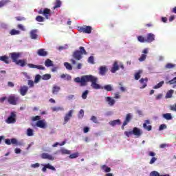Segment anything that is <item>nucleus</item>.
I'll use <instances>...</instances> for the list:
<instances>
[{"label":"nucleus","instance_id":"f257e3e1","mask_svg":"<svg viewBox=\"0 0 176 176\" xmlns=\"http://www.w3.org/2000/svg\"><path fill=\"white\" fill-rule=\"evenodd\" d=\"M74 82H76V83H80V86H86L87 82H91V87L96 90H98V89H104V90H107V91H112V90H113V88L111 85H107L102 87L100 85V84H97L98 78L93 75L82 76L81 78L77 77L74 78Z\"/></svg>","mask_w":176,"mask_h":176},{"label":"nucleus","instance_id":"f03ea898","mask_svg":"<svg viewBox=\"0 0 176 176\" xmlns=\"http://www.w3.org/2000/svg\"><path fill=\"white\" fill-rule=\"evenodd\" d=\"M83 54H87V52L83 47H80L79 50H76L74 52L72 56L75 58V60H78L79 61L80 60H82V58H83Z\"/></svg>","mask_w":176,"mask_h":176},{"label":"nucleus","instance_id":"7ed1b4c3","mask_svg":"<svg viewBox=\"0 0 176 176\" xmlns=\"http://www.w3.org/2000/svg\"><path fill=\"white\" fill-rule=\"evenodd\" d=\"M38 14H43L45 19H49L52 16V10L48 8H41L38 11Z\"/></svg>","mask_w":176,"mask_h":176},{"label":"nucleus","instance_id":"20e7f679","mask_svg":"<svg viewBox=\"0 0 176 176\" xmlns=\"http://www.w3.org/2000/svg\"><path fill=\"white\" fill-rule=\"evenodd\" d=\"M19 100V97L14 94L10 95L8 98V102L9 104H11V105H16Z\"/></svg>","mask_w":176,"mask_h":176},{"label":"nucleus","instance_id":"39448f33","mask_svg":"<svg viewBox=\"0 0 176 176\" xmlns=\"http://www.w3.org/2000/svg\"><path fill=\"white\" fill-rule=\"evenodd\" d=\"M91 26H82L78 28V31L80 32H84V34H91Z\"/></svg>","mask_w":176,"mask_h":176},{"label":"nucleus","instance_id":"423d86ee","mask_svg":"<svg viewBox=\"0 0 176 176\" xmlns=\"http://www.w3.org/2000/svg\"><path fill=\"white\" fill-rule=\"evenodd\" d=\"M6 122L9 124L12 123H16V113L14 112H12L10 116L6 120Z\"/></svg>","mask_w":176,"mask_h":176},{"label":"nucleus","instance_id":"0eeeda50","mask_svg":"<svg viewBox=\"0 0 176 176\" xmlns=\"http://www.w3.org/2000/svg\"><path fill=\"white\" fill-rule=\"evenodd\" d=\"M36 126L40 127V129H46L47 127V122L45 120H40L37 121Z\"/></svg>","mask_w":176,"mask_h":176},{"label":"nucleus","instance_id":"6e6552de","mask_svg":"<svg viewBox=\"0 0 176 176\" xmlns=\"http://www.w3.org/2000/svg\"><path fill=\"white\" fill-rule=\"evenodd\" d=\"M5 144L6 145H19V142L17 141V139L16 138H12L10 139H5Z\"/></svg>","mask_w":176,"mask_h":176},{"label":"nucleus","instance_id":"1a4fd4ad","mask_svg":"<svg viewBox=\"0 0 176 176\" xmlns=\"http://www.w3.org/2000/svg\"><path fill=\"white\" fill-rule=\"evenodd\" d=\"M132 118H133V116L131 115V113H128L126 116L125 120L124 121L122 125V129H124V126H127V124L131 120Z\"/></svg>","mask_w":176,"mask_h":176},{"label":"nucleus","instance_id":"9d476101","mask_svg":"<svg viewBox=\"0 0 176 176\" xmlns=\"http://www.w3.org/2000/svg\"><path fill=\"white\" fill-rule=\"evenodd\" d=\"M41 157V159H47V160H54V157L47 153H42Z\"/></svg>","mask_w":176,"mask_h":176},{"label":"nucleus","instance_id":"9b49d317","mask_svg":"<svg viewBox=\"0 0 176 176\" xmlns=\"http://www.w3.org/2000/svg\"><path fill=\"white\" fill-rule=\"evenodd\" d=\"M153 41H155V34L152 33L147 34L146 38V42L147 43H151V42H153Z\"/></svg>","mask_w":176,"mask_h":176},{"label":"nucleus","instance_id":"f8f14e48","mask_svg":"<svg viewBox=\"0 0 176 176\" xmlns=\"http://www.w3.org/2000/svg\"><path fill=\"white\" fill-rule=\"evenodd\" d=\"M28 67H29V68H36L37 69H41L43 71H45L46 69V68L43 65H36L32 63H28Z\"/></svg>","mask_w":176,"mask_h":176},{"label":"nucleus","instance_id":"ddd939ff","mask_svg":"<svg viewBox=\"0 0 176 176\" xmlns=\"http://www.w3.org/2000/svg\"><path fill=\"white\" fill-rule=\"evenodd\" d=\"M74 113V110L69 111L68 113H67L64 118V124H65L67 122L69 121V119H71V117L72 116V114Z\"/></svg>","mask_w":176,"mask_h":176},{"label":"nucleus","instance_id":"4468645a","mask_svg":"<svg viewBox=\"0 0 176 176\" xmlns=\"http://www.w3.org/2000/svg\"><path fill=\"white\" fill-rule=\"evenodd\" d=\"M10 56H11V58L13 63H16L18 61L17 58L20 57V53H17V52L10 53Z\"/></svg>","mask_w":176,"mask_h":176},{"label":"nucleus","instance_id":"2eb2a0df","mask_svg":"<svg viewBox=\"0 0 176 176\" xmlns=\"http://www.w3.org/2000/svg\"><path fill=\"white\" fill-rule=\"evenodd\" d=\"M109 124H110V126H111L112 127H115V126H120V124H122V121L120 119L114 120L110 121L109 122Z\"/></svg>","mask_w":176,"mask_h":176},{"label":"nucleus","instance_id":"dca6fc26","mask_svg":"<svg viewBox=\"0 0 176 176\" xmlns=\"http://www.w3.org/2000/svg\"><path fill=\"white\" fill-rule=\"evenodd\" d=\"M116 71H119V63L118 61H115L113 64V67H111V72L112 74H115Z\"/></svg>","mask_w":176,"mask_h":176},{"label":"nucleus","instance_id":"f3484780","mask_svg":"<svg viewBox=\"0 0 176 176\" xmlns=\"http://www.w3.org/2000/svg\"><path fill=\"white\" fill-rule=\"evenodd\" d=\"M106 102H108V104L110 107H113V105H115V103L116 102V101L115 100V99L112 98L111 97L107 96L105 98Z\"/></svg>","mask_w":176,"mask_h":176},{"label":"nucleus","instance_id":"a211bd4d","mask_svg":"<svg viewBox=\"0 0 176 176\" xmlns=\"http://www.w3.org/2000/svg\"><path fill=\"white\" fill-rule=\"evenodd\" d=\"M47 168H48L49 170H52V171H56V168H54V166H52L50 164H47L42 168V172L46 173Z\"/></svg>","mask_w":176,"mask_h":176},{"label":"nucleus","instance_id":"6ab92c4d","mask_svg":"<svg viewBox=\"0 0 176 176\" xmlns=\"http://www.w3.org/2000/svg\"><path fill=\"white\" fill-rule=\"evenodd\" d=\"M19 91H20L21 96H25V94H27L28 91V87L25 85L21 86L20 87Z\"/></svg>","mask_w":176,"mask_h":176},{"label":"nucleus","instance_id":"aec40b11","mask_svg":"<svg viewBox=\"0 0 176 176\" xmlns=\"http://www.w3.org/2000/svg\"><path fill=\"white\" fill-rule=\"evenodd\" d=\"M30 34L31 39H38V30H33Z\"/></svg>","mask_w":176,"mask_h":176},{"label":"nucleus","instance_id":"412c9836","mask_svg":"<svg viewBox=\"0 0 176 176\" xmlns=\"http://www.w3.org/2000/svg\"><path fill=\"white\" fill-rule=\"evenodd\" d=\"M149 123H151L149 122V120H146V122L143 124L144 129H145V130H147V131H151V130H152V126L148 125L149 124Z\"/></svg>","mask_w":176,"mask_h":176},{"label":"nucleus","instance_id":"4be33fe9","mask_svg":"<svg viewBox=\"0 0 176 176\" xmlns=\"http://www.w3.org/2000/svg\"><path fill=\"white\" fill-rule=\"evenodd\" d=\"M37 54L41 57H46L47 56V52L45 49H39L37 52Z\"/></svg>","mask_w":176,"mask_h":176},{"label":"nucleus","instance_id":"5701e85b","mask_svg":"<svg viewBox=\"0 0 176 176\" xmlns=\"http://www.w3.org/2000/svg\"><path fill=\"white\" fill-rule=\"evenodd\" d=\"M16 65H20V67H25L26 64H27V60L23 59H19V60H16V62H15Z\"/></svg>","mask_w":176,"mask_h":176},{"label":"nucleus","instance_id":"b1692460","mask_svg":"<svg viewBox=\"0 0 176 176\" xmlns=\"http://www.w3.org/2000/svg\"><path fill=\"white\" fill-rule=\"evenodd\" d=\"M0 61H3L6 64H10V60H9V57H8V56L6 55L0 56Z\"/></svg>","mask_w":176,"mask_h":176},{"label":"nucleus","instance_id":"393cba45","mask_svg":"<svg viewBox=\"0 0 176 176\" xmlns=\"http://www.w3.org/2000/svg\"><path fill=\"white\" fill-rule=\"evenodd\" d=\"M107 71H108V69H107V66H101L99 69V74L100 75H105L107 74Z\"/></svg>","mask_w":176,"mask_h":176},{"label":"nucleus","instance_id":"a878e982","mask_svg":"<svg viewBox=\"0 0 176 176\" xmlns=\"http://www.w3.org/2000/svg\"><path fill=\"white\" fill-rule=\"evenodd\" d=\"M146 82H148V78H141L140 80V82L143 85L142 87H140V89H145L146 87Z\"/></svg>","mask_w":176,"mask_h":176},{"label":"nucleus","instance_id":"bb28decb","mask_svg":"<svg viewBox=\"0 0 176 176\" xmlns=\"http://www.w3.org/2000/svg\"><path fill=\"white\" fill-rule=\"evenodd\" d=\"M61 89V88L57 85H54L53 88H52V93L54 94H57V93H58L60 91V90Z\"/></svg>","mask_w":176,"mask_h":176},{"label":"nucleus","instance_id":"cd10ccee","mask_svg":"<svg viewBox=\"0 0 176 176\" xmlns=\"http://www.w3.org/2000/svg\"><path fill=\"white\" fill-rule=\"evenodd\" d=\"M138 41L141 43H146V38L144 37V36H138Z\"/></svg>","mask_w":176,"mask_h":176},{"label":"nucleus","instance_id":"c85d7f7f","mask_svg":"<svg viewBox=\"0 0 176 176\" xmlns=\"http://www.w3.org/2000/svg\"><path fill=\"white\" fill-rule=\"evenodd\" d=\"M176 65L175 64H173V63H167L165 65V68L166 69H173V68H175Z\"/></svg>","mask_w":176,"mask_h":176},{"label":"nucleus","instance_id":"c756f323","mask_svg":"<svg viewBox=\"0 0 176 176\" xmlns=\"http://www.w3.org/2000/svg\"><path fill=\"white\" fill-rule=\"evenodd\" d=\"M45 67H53V61L50 59H47L45 62Z\"/></svg>","mask_w":176,"mask_h":176},{"label":"nucleus","instance_id":"7c9ffc66","mask_svg":"<svg viewBox=\"0 0 176 176\" xmlns=\"http://www.w3.org/2000/svg\"><path fill=\"white\" fill-rule=\"evenodd\" d=\"M51 78H52V75L48 74L43 75L41 76V79H43V80H49V79H50Z\"/></svg>","mask_w":176,"mask_h":176},{"label":"nucleus","instance_id":"2f4dec72","mask_svg":"<svg viewBox=\"0 0 176 176\" xmlns=\"http://www.w3.org/2000/svg\"><path fill=\"white\" fill-rule=\"evenodd\" d=\"M101 168H102V170H104V171L105 173H111V168L107 166V165H102L101 166Z\"/></svg>","mask_w":176,"mask_h":176},{"label":"nucleus","instance_id":"473e14b6","mask_svg":"<svg viewBox=\"0 0 176 176\" xmlns=\"http://www.w3.org/2000/svg\"><path fill=\"white\" fill-rule=\"evenodd\" d=\"M52 112H58V111H64L63 107H52Z\"/></svg>","mask_w":176,"mask_h":176},{"label":"nucleus","instance_id":"72a5a7b5","mask_svg":"<svg viewBox=\"0 0 176 176\" xmlns=\"http://www.w3.org/2000/svg\"><path fill=\"white\" fill-rule=\"evenodd\" d=\"M163 118H164V119H166V120H171V119H173L171 113H165L163 115Z\"/></svg>","mask_w":176,"mask_h":176},{"label":"nucleus","instance_id":"f704fd0d","mask_svg":"<svg viewBox=\"0 0 176 176\" xmlns=\"http://www.w3.org/2000/svg\"><path fill=\"white\" fill-rule=\"evenodd\" d=\"M10 2L9 0H2L0 1V8H3L5 5H8Z\"/></svg>","mask_w":176,"mask_h":176},{"label":"nucleus","instance_id":"c9c22d12","mask_svg":"<svg viewBox=\"0 0 176 176\" xmlns=\"http://www.w3.org/2000/svg\"><path fill=\"white\" fill-rule=\"evenodd\" d=\"M174 93L173 90L168 91L166 94V98H171L173 97V94Z\"/></svg>","mask_w":176,"mask_h":176},{"label":"nucleus","instance_id":"e433bc0d","mask_svg":"<svg viewBox=\"0 0 176 176\" xmlns=\"http://www.w3.org/2000/svg\"><path fill=\"white\" fill-rule=\"evenodd\" d=\"M10 35H19L20 34V31L16 30V29H12L10 32Z\"/></svg>","mask_w":176,"mask_h":176},{"label":"nucleus","instance_id":"4c0bfd02","mask_svg":"<svg viewBox=\"0 0 176 176\" xmlns=\"http://www.w3.org/2000/svg\"><path fill=\"white\" fill-rule=\"evenodd\" d=\"M60 152H61L62 155H71V151H68L65 148H62L60 150Z\"/></svg>","mask_w":176,"mask_h":176},{"label":"nucleus","instance_id":"58836bf2","mask_svg":"<svg viewBox=\"0 0 176 176\" xmlns=\"http://www.w3.org/2000/svg\"><path fill=\"white\" fill-rule=\"evenodd\" d=\"M79 157V153H74L71 154L69 156V159H76V157Z\"/></svg>","mask_w":176,"mask_h":176},{"label":"nucleus","instance_id":"ea45409f","mask_svg":"<svg viewBox=\"0 0 176 176\" xmlns=\"http://www.w3.org/2000/svg\"><path fill=\"white\" fill-rule=\"evenodd\" d=\"M64 66L65 67L66 69H67L69 71H72V65L69 64V63L65 62L64 63Z\"/></svg>","mask_w":176,"mask_h":176},{"label":"nucleus","instance_id":"a19ab883","mask_svg":"<svg viewBox=\"0 0 176 176\" xmlns=\"http://www.w3.org/2000/svg\"><path fill=\"white\" fill-rule=\"evenodd\" d=\"M83 116H85V111L83 109H80L78 113V119H82Z\"/></svg>","mask_w":176,"mask_h":176},{"label":"nucleus","instance_id":"79ce46f5","mask_svg":"<svg viewBox=\"0 0 176 176\" xmlns=\"http://www.w3.org/2000/svg\"><path fill=\"white\" fill-rule=\"evenodd\" d=\"M60 7H61V1L56 0L54 9H57V8H60Z\"/></svg>","mask_w":176,"mask_h":176},{"label":"nucleus","instance_id":"37998d69","mask_svg":"<svg viewBox=\"0 0 176 176\" xmlns=\"http://www.w3.org/2000/svg\"><path fill=\"white\" fill-rule=\"evenodd\" d=\"M141 74H142V72L141 70H139L138 72L135 74V79L136 80H138V79L141 78Z\"/></svg>","mask_w":176,"mask_h":176},{"label":"nucleus","instance_id":"c03bdc74","mask_svg":"<svg viewBox=\"0 0 176 176\" xmlns=\"http://www.w3.org/2000/svg\"><path fill=\"white\" fill-rule=\"evenodd\" d=\"M127 137H131V135H141V133H126Z\"/></svg>","mask_w":176,"mask_h":176},{"label":"nucleus","instance_id":"a18cd8bd","mask_svg":"<svg viewBox=\"0 0 176 176\" xmlns=\"http://www.w3.org/2000/svg\"><path fill=\"white\" fill-rule=\"evenodd\" d=\"M163 85H164V81H161L157 85L154 86L153 89H160Z\"/></svg>","mask_w":176,"mask_h":176},{"label":"nucleus","instance_id":"49530a36","mask_svg":"<svg viewBox=\"0 0 176 176\" xmlns=\"http://www.w3.org/2000/svg\"><path fill=\"white\" fill-rule=\"evenodd\" d=\"M87 94H89V91H85L82 94V98L83 100H86V98H87Z\"/></svg>","mask_w":176,"mask_h":176},{"label":"nucleus","instance_id":"de8ad7c7","mask_svg":"<svg viewBox=\"0 0 176 176\" xmlns=\"http://www.w3.org/2000/svg\"><path fill=\"white\" fill-rule=\"evenodd\" d=\"M36 21H38L39 23H42L44 21L45 18H43L42 16H37L36 18Z\"/></svg>","mask_w":176,"mask_h":176},{"label":"nucleus","instance_id":"09e8293b","mask_svg":"<svg viewBox=\"0 0 176 176\" xmlns=\"http://www.w3.org/2000/svg\"><path fill=\"white\" fill-rule=\"evenodd\" d=\"M41 78H42V76H41V75L37 74L35 76L34 78V83H38L39 82V80H41Z\"/></svg>","mask_w":176,"mask_h":176},{"label":"nucleus","instance_id":"8fccbe9b","mask_svg":"<svg viewBox=\"0 0 176 176\" xmlns=\"http://www.w3.org/2000/svg\"><path fill=\"white\" fill-rule=\"evenodd\" d=\"M145 60H146V54H142L141 56L139 58V61H145Z\"/></svg>","mask_w":176,"mask_h":176},{"label":"nucleus","instance_id":"3c124183","mask_svg":"<svg viewBox=\"0 0 176 176\" xmlns=\"http://www.w3.org/2000/svg\"><path fill=\"white\" fill-rule=\"evenodd\" d=\"M150 176H160V173L156 170H153L150 173Z\"/></svg>","mask_w":176,"mask_h":176},{"label":"nucleus","instance_id":"603ef678","mask_svg":"<svg viewBox=\"0 0 176 176\" xmlns=\"http://www.w3.org/2000/svg\"><path fill=\"white\" fill-rule=\"evenodd\" d=\"M88 63H89L90 64H94V56H91L88 58Z\"/></svg>","mask_w":176,"mask_h":176},{"label":"nucleus","instance_id":"864d4df0","mask_svg":"<svg viewBox=\"0 0 176 176\" xmlns=\"http://www.w3.org/2000/svg\"><path fill=\"white\" fill-rule=\"evenodd\" d=\"M32 120L33 122H36V120L39 121V120H41V116H36L35 117H32Z\"/></svg>","mask_w":176,"mask_h":176},{"label":"nucleus","instance_id":"5fc2aeb1","mask_svg":"<svg viewBox=\"0 0 176 176\" xmlns=\"http://www.w3.org/2000/svg\"><path fill=\"white\" fill-rule=\"evenodd\" d=\"M28 85L30 87H34V81L32 80H28Z\"/></svg>","mask_w":176,"mask_h":176},{"label":"nucleus","instance_id":"6e6d98bb","mask_svg":"<svg viewBox=\"0 0 176 176\" xmlns=\"http://www.w3.org/2000/svg\"><path fill=\"white\" fill-rule=\"evenodd\" d=\"M91 120H92V122L94 123H98V121L97 120V117L92 116L91 118Z\"/></svg>","mask_w":176,"mask_h":176},{"label":"nucleus","instance_id":"4d7b16f0","mask_svg":"<svg viewBox=\"0 0 176 176\" xmlns=\"http://www.w3.org/2000/svg\"><path fill=\"white\" fill-rule=\"evenodd\" d=\"M16 20H17V21H23L24 20H25V18H24L23 16H16L15 17Z\"/></svg>","mask_w":176,"mask_h":176},{"label":"nucleus","instance_id":"13d9d810","mask_svg":"<svg viewBox=\"0 0 176 176\" xmlns=\"http://www.w3.org/2000/svg\"><path fill=\"white\" fill-rule=\"evenodd\" d=\"M22 75L26 78V79H31V77L27 72H22Z\"/></svg>","mask_w":176,"mask_h":176},{"label":"nucleus","instance_id":"bf43d9fd","mask_svg":"<svg viewBox=\"0 0 176 176\" xmlns=\"http://www.w3.org/2000/svg\"><path fill=\"white\" fill-rule=\"evenodd\" d=\"M41 166V164H39V163H36V164H33L31 165V167L32 168H38V167H39Z\"/></svg>","mask_w":176,"mask_h":176},{"label":"nucleus","instance_id":"052dcab7","mask_svg":"<svg viewBox=\"0 0 176 176\" xmlns=\"http://www.w3.org/2000/svg\"><path fill=\"white\" fill-rule=\"evenodd\" d=\"M131 133H141V130L137 127L133 128Z\"/></svg>","mask_w":176,"mask_h":176},{"label":"nucleus","instance_id":"680f3d73","mask_svg":"<svg viewBox=\"0 0 176 176\" xmlns=\"http://www.w3.org/2000/svg\"><path fill=\"white\" fill-rule=\"evenodd\" d=\"M17 28H19V30H21V31H25V28L21 24H19Z\"/></svg>","mask_w":176,"mask_h":176},{"label":"nucleus","instance_id":"e2e57ef3","mask_svg":"<svg viewBox=\"0 0 176 176\" xmlns=\"http://www.w3.org/2000/svg\"><path fill=\"white\" fill-rule=\"evenodd\" d=\"M156 160H157V158L153 157L151 158V160H150V164H153V163H155V162H156Z\"/></svg>","mask_w":176,"mask_h":176},{"label":"nucleus","instance_id":"0e129e2a","mask_svg":"<svg viewBox=\"0 0 176 176\" xmlns=\"http://www.w3.org/2000/svg\"><path fill=\"white\" fill-rule=\"evenodd\" d=\"M164 129H167V126H166V124H161L160 126L159 130L162 131V130H164Z\"/></svg>","mask_w":176,"mask_h":176},{"label":"nucleus","instance_id":"69168bd1","mask_svg":"<svg viewBox=\"0 0 176 176\" xmlns=\"http://www.w3.org/2000/svg\"><path fill=\"white\" fill-rule=\"evenodd\" d=\"M168 83H170V85H174V83H176V77L169 80Z\"/></svg>","mask_w":176,"mask_h":176},{"label":"nucleus","instance_id":"338daca9","mask_svg":"<svg viewBox=\"0 0 176 176\" xmlns=\"http://www.w3.org/2000/svg\"><path fill=\"white\" fill-rule=\"evenodd\" d=\"M14 152L16 154L21 153V149L16 148H15Z\"/></svg>","mask_w":176,"mask_h":176},{"label":"nucleus","instance_id":"774afa93","mask_svg":"<svg viewBox=\"0 0 176 176\" xmlns=\"http://www.w3.org/2000/svg\"><path fill=\"white\" fill-rule=\"evenodd\" d=\"M170 110L176 111V104L171 105L170 106Z\"/></svg>","mask_w":176,"mask_h":176}]
</instances>
